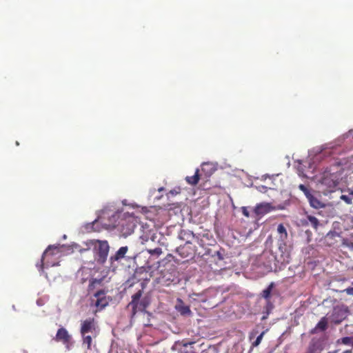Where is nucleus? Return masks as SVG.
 I'll use <instances>...</instances> for the list:
<instances>
[{
	"label": "nucleus",
	"mask_w": 353,
	"mask_h": 353,
	"mask_svg": "<svg viewBox=\"0 0 353 353\" xmlns=\"http://www.w3.org/2000/svg\"><path fill=\"white\" fill-rule=\"evenodd\" d=\"M143 291L138 290L132 296L131 301L128 304L127 308H131V318H133L137 312H144L150 305L148 297H142Z\"/></svg>",
	"instance_id": "f257e3e1"
},
{
	"label": "nucleus",
	"mask_w": 353,
	"mask_h": 353,
	"mask_svg": "<svg viewBox=\"0 0 353 353\" xmlns=\"http://www.w3.org/2000/svg\"><path fill=\"white\" fill-rule=\"evenodd\" d=\"M176 252L182 258L188 261L190 259H192L196 253L195 246L192 243L188 241L183 245L177 248Z\"/></svg>",
	"instance_id": "f03ea898"
},
{
	"label": "nucleus",
	"mask_w": 353,
	"mask_h": 353,
	"mask_svg": "<svg viewBox=\"0 0 353 353\" xmlns=\"http://www.w3.org/2000/svg\"><path fill=\"white\" fill-rule=\"evenodd\" d=\"M321 183L327 188V191L332 192L339 184L338 176L334 173L325 172Z\"/></svg>",
	"instance_id": "7ed1b4c3"
},
{
	"label": "nucleus",
	"mask_w": 353,
	"mask_h": 353,
	"mask_svg": "<svg viewBox=\"0 0 353 353\" xmlns=\"http://www.w3.org/2000/svg\"><path fill=\"white\" fill-rule=\"evenodd\" d=\"M276 209L281 208L272 205L271 203L262 202L256 205L254 212L256 216H263Z\"/></svg>",
	"instance_id": "20e7f679"
},
{
	"label": "nucleus",
	"mask_w": 353,
	"mask_h": 353,
	"mask_svg": "<svg viewBox=\"0 0 353 353\" xmlns=\"http://www.w3.org/2000/svg\"><path fill=\"white\" fill-rule=\"evenodd\" d=\"M63 248V246L62 245H49L47 249L45 250V252H43V255H42V258H41V265H39V271H43V266H44V264H43V261H44V259L46 256H48V255H51V256H54V255H57L59 254H60L61 252V250Z\"/></svg>",
	"instance_id": "39448f33"
},
{
	"label": "nucleus",
	"mask_w": 353,
	"mask_h": 353,
	"mask_svg": "<svg viewBox=\"0 0 353 353\" xmlns=\"http://www.w3.org/2000/svg\"><path fill=\"white\" fill-rule=\"evenodd\" d=\"M97 242L98 243L97 254L99 260L103 263L107 259L110 247L107 241L98 240Z\"/></svg>",
	"instance_id": "423d86ee"
},
{
	"label": "nucleus",
	"mask_w": 353,
	"mask_h": 353,
	"mask_svg": "<svg viewBox=\"0 0 353 353\" xmlns=\"http://www.w3.org/2000/svg\"><path fill=\"white\" fill-rule=\"evenodd\" d=\"M97 325L94 318H88L83 321L81 325L80 332L82 336H84L88 332H95Z\"/></svg>",
	"instance_id": "0eeeda50"
},
{
	"label": "nucleus",
	"mask_w": 353,
	"mask_h": 353,
	"mask_svg": "<svg viewBox=\"0 0 353 353\" xmlns=\"http://www.w3.org/2000/svg\"><path fill=\"white\" fill-rule=\"evenodd\" d=\"M106 292L104 290H100L94 294V296L97 298L95 305L100 310L105 308L108 305V299L105 296Z\"/></svg>",
	"instance_id": "6e6552de"
},
{
	"label": "nucleus",
	"mask_w": 353,
	"mask_h": 353,
	"mask_svg": "<svg viewBox=\"0 0 353 353\" xmlns=\"http://www.w3.org/2000/svg\"><path fill=\"white\" fill-rule=\"evenodd\" d=\"M56 341L62 342L68 349L71 341V336L69 334L67 330L64 327H61L58 330L56 336L54 338Z\"/></svg>",
	"instance_id": "1a4fd4ad"
},
{
	"label": "nucleus",
	"mask_w": 353,
	"mask_h": 353,
	"mask_svg": "<svg viewBox=\"0 0 353 353\" xmlns=\"http://www.w3.org/2000/svg\"><path fill=\"white\" fill-rule=\"evenodd\" d=\"M175 307L176 310L183 316H190L192 314L190 307L185 305L181 299H177V304Z\"/></svg>",
	"instance_id": "9d476101"
},
{
	"label": "nucleus",
	"mask_w": 353,
	"mask_h": 353,
	"mask_svg": "<svg viewBox=\"0 0 353 353\" xmlns=\"http://www.w3.org/2000/svg\"><path fill=\"white\" fill-rule=\"evenodd\" d=\"M323 346L319 341H312L305 353H321Z\"/></svg>",
	"instance_id": "9b49d317"
},
{
	"label": "nucleus",
	"mask_w": 353,
	"mask_h": 353,
	"mask_svg": "<svg viewBox=\"0 0 353 353\" xmlns=\"http://www.w3.org/2000/svg\"><path fill=\"white\" fill-rule=\"evenodd\" d=\"M128 250V246H123L121 247L117 252L115 253L114 255L111 256L110 258L111 263H112L114 261H119L122 259H123Z\"/></svg>",
	"instance_id": "f8f14e48"
},
{
	"label": "nucleus",
	"mask_w": 353,
	"mask_h": 353,
	"mask_svg": "<svg viewBox=\"0 0 353 353\" xmlns=\"http://www.w3.org/2000/svg\"><path fill=\"white\" fill-rule=\"evenodd\" d=\"M311 207L315 209H320L325 207V205L312 193L307 197Z\"/></svg>",
	"instance_id": "ddd939ff"
},
{
	"label": "nucleus",
	"mask_w": 353,
	"mask_h": 353,
	"mask_svg": "<svg viewBox=\"0 0 353 353\" xmlns=\"http://www.w3.org/2000/svg\"><path fill=\"white\" fill-rule=\"evenodd\" d=\"M179 237L180 239L183 241H190L191 238H196L197 243H199V238L195 236V234L190 230H181L179 233Z\"/></svg>",
	"instance_id": "4468645a"
},
{
	"label": "nucleus",
	"mask_w": 353,
	"mask_h": 353,
	"mask_svg": "<svg viewBox=\"0 0 353 353\" xmlns=\"http://www.w3.org/2000/svg\"><path fill=\"white\" fill-rule=\"evenodd\" d=\"M327 327V320L326 317H323L317 323L316 327L311 331L312 334L316 333L317 330L325 331Z\"/></svg>",
	"instance_id": "2eb2a0df"
},
{
	"label": "nucleus",
	"mask_w": 353,
	"mask_h": 353,
	"mask_svg": "<svg viewBox=\"0 0 353 353\" xmlns=\"http://www.w3.org/2000/svg\"><path fill=\"white\" fill-rule=\"evenodd\" d=\"M199 179H200V174H199V169L196 170L195 173L193 176H188L185 177L186 182L191 185H196L199 183Z\"/></svg>",
	"instance_id": "dca6fc26"
},
{
	"label": "nucleus",
	"mask_w": 353,
	"mask_h": 353,
	"mask_svg": "<svg viewBox=\"0 0 353 353\" xmlns=\"http://www.w3.org/2000/svg\"><path fill=\"white\" fill-rule=\"evenodd\" d=\"M109 216H111V223H108V226H113L114 227V226L115 219H116V215L114 214H112L110 215V213H109V211L107 209H103L102 210L101 214L99 218L103 221V220L104 219H105L106 217H109Z\"/></svg>",
	"instance_id": "f3484780"
},
{
	"label": "nucleus",
	"mask_w": 353,
	"mask_h": 353,
	"mask_svg": "<svg viewBox=\"0 0 353 353\" xmlns=\"http://www.w3.org/2000/svg\"><path fill=\"white\" fill-rule=\"evenodd\" d=\"M194 342H189L183 343L181 349L179 350V353H196L192 345Z\"/></svg>",
	"instance_id": "a211bd4d"
},
{
	"label": "nucleus",
	"mask_w": 353,
	"mask_h": 353,
	"mask_svg": "<svg viewBox=\"0 0 353 353\" xmlns=\"http://www.w3.org/2000/svg\"><path fill=\"white\" fill-rule=\"evenodd\" d=\"M201 171L205 172L207 176H210L215 171V169L211 163H204L201 165Z\"/></svg>",
	"instance_id": "6ab92c4d"
},
{
	"label": "nucleus",
	"mask_w": 353,
	"mask_h": 353,
	"mask_svg": "<svg viewBox=\"0 0 353 353\" xmlns=\"http://www.w3.org/2000/svg\"><path fill=\"white\" fill-rule=\"evenodd\" d=\"M274 286V283H271L266 289H265L262 291L261 295L263 298H264L266 300V301H270L271 292H272V290Z\"/></svg>",
	"instance_id": "aec40b11"
},
{
	"label": "nucleus",
	"mask_w": 353,
	"mask_h": 353,
	"mask_svg": "<svg viewBox=\"0 0 353 353\" xmlns=\"http://www.w3.org/2000/svg\"><path fill=\"white\" fill-rule=\"evenodd\" d=\"M277 231L280 234V238L282 241L285 240L288 238V232L283 224H279L277 228Z\"/></svg>",
	"instance_id": "412c9836"
},
{
	"label": "nucleus",
	"mask_w": 353,
	"mask_h": 353,
	"mask_svg": "<svg viewBox=\"0 0 353 353\" xmlns=\"http://www.w3.org/2000/svg\"><path fill=\"white\" fill-rule=\"evenodd\" d=\"M101 283V279H92L90 281V283L88 285V291L91 292L92 291L96 285H100Z\"/></svg>",
	"instance_id": "4be33fe9"
},
{
	"label": "nucleus",
	"mask_w": 353,
	"mask_h": 353,
	"mask_svg": "<svg viewBox=\"0 0 353 353\" xmlns=\"http://www.w3.org/2000/svg\"><path fill=\"white\" fill-rule=\"evenodd\" d=\"M274 307V305L273 303L270 301H266V305L264 307V310L265 311V314H266V316H264L263 317V319H265L267 318V316L270 314V312H272V309Z\"/></svg>",
	"instance_id": "5701e85b"
},
{
	"label": "nucleus",
	"mask_w": 353,
	"mask_h": 353,
	"mask_svg": "<svg viewBox=\"0 0 353 353\" xmlns=\"http://www.w3.org/2000/svg\"><path fill=\"white\" fill-rule=\"evenodd\" d=\"M337 342L344 345H351L353 347V337L345 336L339 339Z\"/></svg>",
	"instance_id": "b1692460"
},
{
	"label": "nucleus",
	"mask_w": 353,
	"mask_h": 353,
	"mask_svg": "<svg viewBox=\"0 0 353 353\" xmlns=\"http://www.w3.org/2000/svg\"><path fill=\"white\" fill-rule=\"evenodd\" d=\"M307 219L310 221L311 225L314 228L317 229L319 224V220L316 217L311 216V215L307 216Z\"/></svg>",
	"instance_id": "393cba45"
},
{
	"label": "nucleus",
	"mask_w": 353,
	"mask_h": 353,
	"mask_svg": "<svg viewBox=\"0 0 353 353\" xmlns=\"http://www.w3.org/2000/svg\"><path fill=\"white\" fill-rule=\"evenodd\" d=\"M92 341V339L91 336L85 334V335H84V336H83V344L87 345L88 349L91 348Z\"/></svg>",
	"instance_id": "a878e982"
},
{
	"label": "nucleus",
	"mask_w": 353,
	"mask_h": 353,
	"mask_svg": "<svg viewBox=\"0 0 353 353\" xmlns=\"http://www.w3.org/2000/svg\"><path fill=\"white\" fill-rule=\"evenodd\" d=\"M147 251L151 255H156L157 256L162 254V250L161 248H156L154 249H148Z\"/></svg>",
	"instance_id": "bb28decb"
},
{
	"label": "nucleus",
	"mask_w": 353,
	"mask_h": 353,
	"mask_svg": "<svg viewBox=\"0 0 353 353\" xmlns=\"http://www.w3.org/2000/svg\"><path fill=\"white\" fill-rule=\"evenodd\" d=\"M299 188L305 194V196L307 197L311 194L308 188L303 184H300Z\"/></svg>",
	"instance_id": "cd10ccee"
},
{
	"label": "nucleus",
	"mask_w": 353,
	"mask_h": 353,
	"mask_svg": "<svg viewBox=\"0 0 353 353\" xmlns=\"http://www.w3.org/2000/svg\"><path fill=\"white\" fill-rule=\"evenodd\" d=\"M341 199L345 201L347 204L352 203V199L347 195L342 194L341 196Z\"/></svg>",
	"instance_id": "c85d7f7f"
},
{
	"label": "nucleus",
	"mask_w": 353,
	"mask_h": 353,
	"mask_svg": "<svg viewBox=\"0 0 353 353\" xmlns=\"http://www.w3.org/2000/svg\"><path fill=\"white\" fill-rule=\"evenodd\" d=\"M263 334H264V332H263L259 336H257L256 339L253 343V345L254 346H257V345H259L261 343V340H262L263 336Z\"/></svg>",
	"instance_id": "c756f323"
},
{
	"label": "nucleus",
	"mask_w": 353,
	"mask_h": 353,
	"mask_svg": "<svg viewBox=\"0 0 353 353\" xmlns=\"http://www.w3.org/2000/svg\"><path fill=\"white\" fill-rule=\"evenodd\" d=\"M241 212L245 216H246L248 218L250 216V212H249L247 207H242Z\"/></svg>",
	"instance_id": "7c9ffc66"
},
{
	"label": "nucleus",
	"mask_w": 353,
	"mask_h": 353,
	"mask_svg": "<svg viewBox=\"0 0 353 353\" xmlns=\"http://www.w3.org/2000/svg\"><path fill=\"white\" fill-rule=\"evenodd\" d=\"M343 292H345L348 295L353 296V287L352 288H347L343 290Z\"/></svg>",
	"instance_id": "2f4dec72"
},
{
	"label": "nucleus",
	"mask_w": 353,
	"mask_h": 353,
	"mask_svg": "<svg viewBox=\"0 0 353 353\" xmlns=\"http://www.w3.org/2000/svg\"><path fill=\"white\" fill-rule=\"evenodd\" d=\"M346 245L347 248H349L350 249H352L353 250V241H347L346 243Z\"/></svg>",
	"instance_id": "473e14b6"
},
{
	"label": "nucleus",
	"mask_w": 353,
	"mask_h": 353,
	"mask_svg": "<svg viewBox=\"0 0 353 353\" xmlns=\"http://www.w3.org/2000/svg\"><path fill=\"white\" fill-rule=\"evenodd\" d=\"M216 255L217 256L219 260H223V255H222V254L219 251H217L216 252Z\"/></svg>",
	"instance_id": "72a5a7b5"
},
{
	"label": "nucleus",
	"mask_w": 353,
	"mask_h": 353,
	"mask_svg": "<svg viewBox=\"0 0 353 353\" xmlns=\"http://www.w3.org/2000/svg\"><path fill=\"white\" fill-rule=\"evenodd\" d=\"M259 189L261 192H266L268 188L263 185L259 186Z\"/></svg>",
	"instance_id": "f704fd0d"
},
{
	"label": "nucleus",
	"mask_w": 353,
	"mask_h": 353,
	"mask_svg": "<svg viewBox=\"0 0 353 353\" xmlns=\"http://www.w3.org/2000/svg\"><path fill=\"white\" fill-rule=\"evenodd\" d=\"M351 227L353 228V217L350 220Z\"/></svg>",
	"instance_id": "c9c22d12"
},
{
	"label": "nucleus",
	"mask_w": 353,
	"mask_h": 353,
	"mask_svg": "<svg viewBox=\"0 0 353 353\" xmlns=\"http://www.w3.org/2000/svg\"><path fill=\"white\" fill-rule=\"evenodd\" d=\"M343 353H352V351L350 350H346L345 352H343Z\"/></svg>",
	"instance_id": "e433bc0d"
},
{
	"label": "nucleus",
	"mask_w": 353,
	"mask_h": 353,
	"mask_svg": "<svg viewBox=\"0 0 353 353\" xmlns=\"http://www.w3.org/2000/svg\"><path fill=\"white\" fill-rule=\"evenodd\" d=\"M337 350H334V351H331V352H328L327 353H337Z\"/></svg>",
	"instance_id": "4c0bfd02"
},
{
	"label": "nucleus",
	"mask_w": 353,
	"mask_h": 353,
	"mask_svg": "<svg viewBox=\"0 0 353 353\" xmlns=\"http://www.w3.org/2000/svg\"><path fill=\"white\" fill-rule=\"evenodd\" d=\"M351 194H353V192H352Z\"/></svg>",
	"instance_id": "58836bf2"
}]
</instances>
